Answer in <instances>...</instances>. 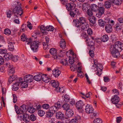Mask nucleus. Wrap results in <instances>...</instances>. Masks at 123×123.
Returning <instances> with one entry per match:
<instances>
[{
  "label": "nucleus",
  "mask_w": 123,
  "mask_h": 123,
  "mask_svg": "<svg viewBox=\"0 0 123 123\" xmlns=\"http://www.w3.org/2000/svg\"><path fill=\"white\" fill-rule=\"evenodd\" d=\"M60 46L62 48L64 49L66 46V42L64 39H61L60 42Z\"/></svg>",
  "instance_id": "28"
},
{
  "label": "nucleus",
  "mask_w": 123,
  "mask_h": 123,
  "mask_svg": "<svg viewBox=\"0 0 123 123\" xmlns=\"http://www.w3.org/2000/svg\"><path fill=\"white\" fill-rule=\"evenodd\" d=\"M13 102L14 103H16L17 101V98L16 96V95L15 94H13Z\"/></svg>",
  "instance_id": "62"
},
{
  "label": "nucleus",
  "mask_w": 123,
  "mask_h": 123,
  "mask_svg": "<svg viewBox=\"0 0 123 123\" xmlns=\"http://www.w3.org/2000/svg\"><path fill=\"white\" fill-rule=\"evenodd\" d=\"M116 30L117 31H120L123 29L122 25L118 23L115 26Z\"/></svg>",
  "instance_id": "24"
},
{
  "label": "nucleus",
  "mask_w": 123,
  "mask_h": 123,
  "mask_svg": "<svg viewBox=\"0 0 123 123\" xmlns=\"http://www.w3.org/2000/svg\"><path fill=\"white\" fill-rule=\"evenodd\" d=\"M4 57L7 60L11 59L12 57V54L11 53H8L4 56Z\"/></svg>",
  "instance_id": "31"
},
{
  "label": "nucleus",
  "mask_w": 123,
  "mask_h": 123,
  "mask_svg": "<svg viewBox=\"0 0 123 123\" xmlns=\"http://www.w3.org/2000/svg\"><path fill=\"white\" fill-rule=\"evenodd\" d=\"M56 117L58 119H60L62 121L64 119V114L61 112H58L56 113Z\"/></svg>",
  "instance_id": "15"
},
{
  "label": "nucleus",
  "mask_w": 123,
  "mask_h": 123,
  "mask_svg": "<svg viewBox=\"0 0 123 123\" xmlns=\"http://www.w3.org/2000/svg\"><path fill=\"white\" fill-rule=\"evenodd\" d=\"M112 2L115 4L119 5H121V4L122 1L121 0H114Z\"/></svg>",
  "instance_id": "42"
},
{
  "label": "nucleus",
  "mask_w": 123,
  "mask_h": 123,
  "mask_svg": "<svg viewBox=\"0 0 123 123\" xmlns=\"http://www.w3.org/2000/svg\"><path fill=\"white\" fill-rule=\"evenodd\" d=\"M119 49L121 51L123 49V44L119 41L116 42L114 45L111 46L110 50L113 57L117 58L120 56Z\"/></svg>",
  "instance_id": "1"
},
{
  "label": "nucleus",
  "mask_w": 123,
  "mask_h": 123,
  "mask_svg": "<svg viewBox=\"0 0 123 123\" xmlns=\"http://www.w3.org/2000/svg\"><path fill=\"white\" fill-rule=\"evenodd\" d=\"M111 4L110 2L108 1H106L105 3V7L107 8H110L111 6Z\"/></svg>",
  "instance_id": "46"
},
{
  "label": "nucleus",
  "mask_w": 123,
  "mask_h": 123,
  "mask_svg": "<svg viewBox=\"0 0 123 123\" xmlns=\"http://www.w3.org/2000/svg\"><path fill=\"white\" fill-rule=\"evenodd\" d=\"M27 111L30 113H34L35 111V109L32 107H29L27 109Z\"/></svg>",
  "instance_id": "45"
},
{
  "label": "nucleus",
  "mask_w": 123,
  "mask_h": 123,
  "mask_svg": "<svg viewBox=\"0 0 123 123\" xmlns=\"http://www.w3.org/2000/svg\"><path fill=\"white\" fill-rule=\"evenodd\" d=\"M101 39L103 42H105L108 40L109 37L107 35H105L102 37Z\"/></svg>",
  "instance_id": "36"
},
{
  "label": "nucleus",
  "mask_w": 123,
  "mask_h": 123,
  "mask_svg": "<svg viewBox=\"0 0 123 123\" xmlns=\"http://www.w3.org/2000/svg\"><path fill=\"white\" fill-rule=\"evenodd\" d=\"M60 63L64 65H68V62L66 59H62L60 61Z\"/></svg>",
  "instance_id": "44"
},
{
  "label": "nucleus",
  "mask_w": 123,
  "mask_h": 123,
  "mask_svg": "<svg viewBox=\"0 0 123 123\" xmlns=\"http://www.w3.org/2000/svg\"><path fill=\"white\" fill-rule=\"evenodd\" d=\"M104 80L105 82H108L110 80V79L109 77L105 76L104 77Z\"/></svg>",
  "instance_id": "63"
},
{
  "label": "nucleus",
  "mask_w": 123,
  "mask_h": 123,
  "mask_svg": "<svg viewBox=\"0 0 123 123\" xmlns=\"http://www.w3.org/2000/svg\"><path fill=\"white\" fill-rule=\"evenodd\" d=\"M7 52V50L6 49H0V53L1 54H5Z\"/></svg>",
  "instance_id": "57"
},
{
  "label": "nucleus",
  "mask_w": 123,
  "mask_h": 123,
  "mask_svg": "<svg viewBox=\"0 0 123 123\" xmlns=\"http://www.w3.org/2000/svg\"><path fill=\"white\" fill-rule=\"evenodd\" d=\"M11 11L10 10H7L6 12V14L7 15V17L8 18H10L11 16Z\"/></svg>",
  "instance_id": "55"
},
{
  "label": "nucleus",
  "mask_w": 123,
  "mask_h": 123,
  "mask_svg": "<svg viewBox=\"0 0 123 123\" xmlns=\"http://www.w3.org/2000/svg\"><path fill=\"white\" fill-rule=\"evenodd\" d=\"M26 24H23L21 27V31H24L26 30Z\"/></svg>",
  "instance_id": "56"
},
{
  "label": "nucleus",
  "mask_w": 123,
  "mask_h": 123,
  "mask_svg": "<svg viewBox=\"0 0 123 123\" xmlns=\"http://www.w3.org/2000/svg\"><path fill=\"white\" fill-rule=\"evenodd\" d=\"M28 83L25 81H20V86L22 88H26L28 86Z\"/></svg>",
  "instance_id": "25"
},
{
  "label": "nucleus",
  "mask_w": 123,
  "mask_h": 123,
  "mask_svg": "<svg viewBox=\"0 0 123 123\" xmlns=\"http://www.w3.org/2000/svg\"><path fill=\"white\" fill-rule=\"evenodd\" d=\"M51 85L54 87H55V88H58L59 85V82L57 81L54 80H51Z\"/></svg>",
  "instance_id": "19"
},
{
  "label": "nucleus",
  "mask_w": 123,
  "mask_h": 123,
  "mask_svg": "<svg viewBox=\"0 0 123 123\" xmlns=\"http://www.w3.org/2000/svg\"><path fill=\"white\" fill-rule=\"evenodd\" d=\"M55 90L57 92H60L61 93H63L64 91V89L62 87H58L55 88Z\"/></svg>",
  "instance_id": "35"
},
{
  "label": "nucleus",
  "mask_w": 123,
  "mask_h": 123,
  "mask_svg": "<svg viewBox=\"0 0 123 123\" xmlns=\"http://www.w3.org/2000/svg\"><path fill=\"white\" fill-rule=\"evenodd\" d=\"M82 37L86 39V41H88L89 40V37H88V35L85 32H83L81 35Z\"/></svg>",
  "instance_id": "30"
},
{
  "label": "nucleus",
  "mask_w": 123,
  "mask_h": 123,
  "mask_svg": "<svg viewBox=\"0 0 123 123\" xmlns=\"http://www.w3.org/2000/svg\"><path fill=\"white\" fill-rule=\"evenodd\" d=\"M66 6L67 9L70 11L69 14L71 17H74L75 16H76L77 15L80 14L79 10L75 8V4L74 2L67 3L66 4Z\"/></svg>",
  "instance_id": "3"
},
{
  "label": "nucleus",
  "mask_w": 123,
  "mask_h": 123,
  "mask_svg": "<svg viewBox=\"0 0 123 123\" xmlns=\"http://www.w3.org/2000/svg\"><path fill=\"white\" fill-rule=\"evenodd\" d=\"M69 61L70 65L75 64L74 63V59H69Z\"/></svg>",
  "instance_id": "60"
},
{
  "label": "nucleus",
  "mask_w": 123,
  "mask_h": 123,
  "mask_svg": "<svg viewBox=\"0 0 123 123\" xmlns=\"http://www.w3.org/2000/svg\"><path fill=\"white\" fill-rule=\"evenodd\" d=\"M87 41H89L88 43V45H89V46H91V47H94L93 45L94 44L95 42V40H91L90 41V39H89V40Z\"/></svg>",
  "instance_id": "40"
},
{
  "label": "nucleus",
  "mask_w": 123,
  "mask_h": 123,
  "mask_svg": "<svg viewBox=\"0 0 123 123\" xmlns=\"http://www.w3.org/2000/svg\"><path fill=\"white\" fill-rule=\"evenodd\" d=\"M19 81L17 82H16L14 83L12 86V89L14 91H16L17 90L19 87L20 84V81L22 80V79L21 78H19L18 80Z\"/></svg>",
  "instance_id": "11"
},
{
  "label": "nucleus",
  "mask_w": 123,
  "mask_h": 123,
  "mask_svg": "<svg viewBox=\"0 0 123 123\" xmlns=\"http://www.w3.org/2000/svg\"><path fill=\"white\" fill-rule=\"evenodd\" d=\"M69 99V98L68 96V95H66L63 98L65 102H67L68 101Z\"/></svg>",
  "instance_id": "61"
},
{
  "label": "nucleus",
  "mask_w": 123,
  "mask_h": 123,
  "mask_svg": "<svg viewBox=\"0 0 123 123\" xmlns=\"http://www.w3.org/2000/svg\"><path fill=\"white\" fill-rule=\"evenodd\" d=\"M83 102L81 100H79L77 102L76 104V106L78 109L82 108L84 105Z\"/></svg>",
  "instance_id": "17"
},
{
  "label": "nucleus",
  "mask_w": 123,
  "mask_h": 123,
  "mask_svg": "<svg viewBox=\"0 0 123 123\" xmlns=\"http://www.w3.org/2000/svg\"><path fill=\"white\" fill-rule=\"evenodd\" d=\"M43 75L41 73H39L38 74L34 76L33 78L34 80L37 81H39L41 80L42 79Z\"/></svg>",
  "instance_id": "20"
},
{
  "label": "nucleus",
  "mask_w": 123,
  "mask_h": 123,
  "mask_svg": "<svg viewBox=\"0 0 123 123\" xmlns=\"http://www.w3.org/2000/svg\"><path fill=\"white\" fill-rule=\"evenodd\" d=\"M80 118V117L78 116V118L76 117L75 118L72 119L71 121L69 122V123H77L78 121L77 119L78 118L79 119Z\"/></svg>",
  "instance_id": "47"
},
{
  "label": "nucleus",
  "mask_w": 123,
  "mask_h": 123,
  "mask_svg": "<svg viewBox=\"0 0 123 123\" xmlns=\"http://www.w3.org/2000/svg\"><path fill=\"white\" fill-rule=\"evenodd\" d=\"M96 67V69L97 71H99V70L100 71H102L103 69V67L102 65L101 64L99 63L97 65Z\"/></svg>",
  "instance_id": "37"
},
{
  "label": "nucleus",
  "mask_w": 123,
  "mask_h": 123,
  "mask_svg": "<svg viewBox=\"0 0 123 123\" xmlns=\"http://www.w3.org/2000/svg\"><path fill=\"white\" fill-rule=\"evenodd\" d=\"M23 120L26 123H27L29 121V115L26 113H23Z\"/></svg>",
  "instance_id": "22"
},
{
  "label": "nucleus",
  "mask_w": 123,
  "mask_h": 123,
  "mask_svg": "<svg viewBox=\"0 0 123 123\" xmlns=\"http://www.w3.org/2000/svg\"><path fill=\"white\" fill-rule=\"evenodd\" d=\"M62 107L64 110L67 111V110L69 109L70 105L68 104L65 103L63 105Z\"/></svg>",
  "instance_id": "34"
},
{
  "label": "nucleus",
  "mask_w": 123,
  "mask_h": 123,
  "mask_svg": "<svg viewBox=\"0 0 123 123\" xmlns=\"http://www.w3.org/2000/svg\"><path fill=\"white\" fill-rule=\"evenodd\" d=\"M20 114V113L17 116L18 117V118L20 120H23V119H24L23 114H22V115H21Z\"/></svg>",
  "instance_id": "59"
},
{
  "label": "nucleus",
  "mask_w": 123,
  "mask_h": 123,
  "mask_svg": "<svg viewBox=\"0 0 123 123\" xmlns=\"http://www.w3.org/2000/svg\"><path fill=\"white\" fill-rule=\"evenodd\" d=\"M98 24L100 26L103 27L104 25L106 24L105 21L101 19L98 20Z\"/></svg>",
  "instance_id": "32"
},
{
  "label": "nucleus",
  "mask_w": 123,
  "mask_h": 123,
  "mask_svg": "<svg viewBox=\"0 0 123 123\" xmlns=\"http://www.w3.org/2000/svg\"><path fill=\"white\" fill-rule=\"evenodd\" d=\"M54 29V28L52 26L49 25L46 27V31H53Z\"/></svg>",
  "instance_id": "48"
},
{
  "label": "nucleus",
  "mask_w": 123,
  "mask_h": 123,
  "mask_svg": "<svg viewBox=\"0 0 123 123\" xmlns=\"http://www.w3.org/2000/svg\"><path fill=\"white\" fill-rule=\"evenodd\" d=\"M42 80L44 82L48 83L51 80V79L47 77L45 74H43V75Z\"/></svg>",
  "instance_id": "23"
},
{
  "label": "nucleus",
  "mask_w": 123,
  "mask_h": 123,
  "mask_svg": "<svg viewBox=\"0 0 123 123\" xmlns=\"http://www.w3.org/2000/svg\"><path fill=\"white\" fill-rule=\"evenodd\" d=\"M85 110L87 113H90L93 112V108L91 105L89 104H87L86 106Z\"/></svg>",
  "instance_id": "14"
},
{
  "label": "nucleus",
  "mask_w": 123,
  "mask_h": 123,
  "mask_svg": "<svg viewBox=\"0 0 123 123\" xmlns=\"http://www.w3.org/2000/svg\"><path fill=\"white\" fill-rule=\"evenodd\" d=\"M43 107L44 109H47L49 107V105L48 104H45L43 105Z\"/></svg>",
  "instance_id": "58"
},
{
  "label": "nucleus",
  "mask_w": 123,
  "mask_h": 123,
  "mask_svg": "<svg viewBox=\"0 0 123 123\" xmlns=\"http://www.w3.org/2000/svg\"><path fill=\"white\" fill-rule=\"evenodd\" d=\"M21 40L23 41H25L27 40L26 43H27L26 42L28 41V39L27 38V36L25 34H22L21 36Z\"/></svg>",
  "instance_id": "33"
},
{
  "label": "nucleus",
  "mask_w": 123,
  "mask_h": 123,
  "mask_svg": "<svg viewBox=\"0 0 123 123\" xmlns=\"http://www.w3.org/2000/svg\"><path fill=\"white\" fill-rule=\"evenodd\" d=\"M8 47L9 50L11 51H13L14 49L13 44L12 42H9L8 43Z\"/></svg>",
  "instance_id": "26"
},
{
  "label": "nucleus",
  "mask_w": 123,
  "mask_h": 123,
  "mask_svg": "<svg viewBox=\"0 0 123 123\" xmlns=\"http://www.w3.org/2000/svg\"><path fill=\"white\" fill-rule=\"evenodd\" d=\"M73 23L77 27L81 26V28L85 30H86L87 27H89L86 19L84 17H80L78 19H74Z\"/></svg>",
  "instance_id": "2"
},
{
  "label": "nucleus",
  "mask_w": 123,
  "mask_h": 123,
  "mask_svg": "<svg viewBox=\"0 0 123 123\" xmlns=\"http://www.w3.org/2000/svg\"><path fill=\"white\" fill-rule=\"evenodd\" d=\"M29 121L31 120L32 121H34L36 119V117L33 114H31L29 116Z\"/></svg>",
  "instance_id": "39"
},
{
  "label": "nucleus",
  "mask_w": 123,
  "mask_h": 123,
  "mask_svg": "<svg viewBox=\"0 0 123 123\" xmlns=\"http://www.w3.org/2000/svg\"><path fill=\"white\" fill-rule=\"evenodd\" d=\"M61 103L60 102H58L55 104L54 105L51 106L49 110L50 111H52L54 113H55L56 111H57V110L59 109L61 106Z\"/></svg>",
  "instance_id": "8"
},
{
  "label": "nucleus",
  "mask_w": 123,
  "mask_h": 123,
  "mask_svg": "<svg viewBox=\"0 0 123 123\" xmlns=\"http://www.w3.org/2000/svg\"><path fill=\"white\" fill-rule=\"evenodd\" d=\"M40 30L41 32L43 33H46V27H45L43 25H42L40 28Z\"/></svg>",
  "instance_id": "49"
},
{
  "label": "nucleus",
  "mask_w": 123,
  "mask_h": 123,
  "mask_svg": "<svg viewBox=\"0 0 123 123\" xmlns=\"http://www.w3.org/2000/svg\"><path fill=\"white\" fill-rule=\"evenodd\" d=\"M98 10V12L96 14V15L97 17L100 18L102 14L104 13L105 8L102 6L99 7Z\"/></svg>",
  "instance_id": "13"
},
{
  "label": "nucleus",
  "mask_w": 123,
  "mask_h": 123,
  "mask_svg": "<svg viewBox=\"0 0 123 123\" xmlns=\"http://www.w3.org/2000/svg\"><path fill=\"white\" fill-rule=\"evenodd\" d=\"M15 110L16 112L18 114L20 113L21 114L24 113V112H25L26 109V105H24L21 106L19 109H18L17 106L15 107Z\"/></svg>",
  "instance_id": "9"
},
{
  "label": "nucleus",
  "mask_w": 123,
  "mask_h": 123,
  "mask_svg": "<svg viewBox=\"0 0 123 123\" xmlns=\"http://www.w3.org/2000/svg\"><path fill=\"white\" fill-rule=\"evenodd\" d=\"M87 13L88 15L90 16H92L93 14V13L92 10L90 9H88L87 11Z\"/></svg>",
  "instance_id": "51"
},
{
  "label": "nucleus",
  "mask_w": 123,
  "mask_h": 123,
  "mask_svg": "<svg viewBox=\"0 0 123 123\" xmlns=\"http://www.w3.org/2000/svg\"><path fill=\"white\" fill-rule=\"evenodd\" d=\"M93 122L94 123H102V122L101 119L100 118H97L94 120Z\"/></svg>",
  "instance_id": "52"
},
{
  "label": "nucleus",
  "mask_w": 123,
  "mask_h": 123,
  "mask_svg": "<svg viewBox=\"0 0 123 123\" xmlns=\"http://www.w3.org/2000/svg\"><path fill=\"white\" fill-rule=\"evenodd\" d=\"M87 27V29L86 30L87 31V33L88 35H91L92 34V30L90 28Z\"/></svg>",
  "instance_id": "54"
},
{
  "label": "nucleus",
  "mask_w": 123,
  "mask_h": 123,
  "mask_svg": "<svg viewBox=\"0 0 123 123\" xmlns=\"http://www.w3.org/2000/svg\"><path fill=\"white\" fill-rule=\"evenodd\" d=\"M52 72L53 75L55 77H58L61 73V72L57 68L53 70Z\"/></svg>",
  "instance_id": "16"
},
{
  "label": "nucleus",
  "mask_w": 123,
  "mask_h": 123,
  "mask_svg": "<svg viewBox=\"0 0 123 123\" xmlns=\"http://www.w3.org/2000/svg\"><path fill=\"white\" fill-rule=\"evenodd\" d=\"M53 112L49 109V110L46 113V117H51L53 116Z\"/></svg>",
  "instance_id": "43"
},
{
  "label": "nucleus",
  "mask_w": 123,
  "mask_h": 123,
  "mask_svg": "<svg viewBox=\"0 0 123 123\" xmlns=\"http://www.w3.org/2000/svg\"><path fill=\"white\" fill-rule=\"evenodd\" d=\"M98 8V7L95 4H92V5L91 10L93 11H97Z\"/></svg>",
  "instance_id": "38"
},
{
  "label": "nucleus",
  "mask_w": 123,
  "mask_h": 123,
  "mask_svg": "<svg viewBox=\"0 0 123 123\" xmlns=\"http://www.w3.org/2000/svg\"><path fill=\"white\" fill-rule=\"evenodd\" d=\"M88 19L89 21L90 24L91 25V24H94L95 23L96 19L95 17L93 16L92 17H89L88 18Z\"/></svg>",
  "instance_id": "27"
},
{
  "label": "nucleus",
  "mask_w": 123,
  "mask_h": 123,
  "mask_svg": "<svg viewBox=\"0 0 123 123\" xmlns=\"http://www.w3.org/2000/svg\"><path fill=\"white\" fill-rule=\"evenodd\" d=\"M70 68L71 71H75L77 69V67L76 64H74L72 65H70Z\"/></svg>",
  "instance_id": "41"
},
{
  "label": "nucleus",
  "mask_w": 123,
  "mask_h": 123,
  "mask_svg": "<svg viewBox=\"0 0 123 123\" xmlns=\"http://www.w3.org/2000/svg\"><path fill=\"white\" fill-rule=\"evenodd\" d=\"M74 113V112L72 110L68 109L66 111V115L69 117H72Z\"/></svg>",
  "instance_id": "21"
},
{
  "label": "nucleus",
  "mask_w": 123,
  "mask_h": 123,
  "mask_svg": "<svg viewBox=\"0 0 123 123\" xmlns=\"http://www.w3.org/2000/svg\"><path fill=\"white\" fill-rule=\"evenodd\" d=\"M12 12L14 14L15 18L18 17L19 16H21L23 13L21 7L19 6H17L14 8Z\"/></svg>",
  "instance_id": "6"
},
{
  "label": "nucleus",
  "mask_w": 123,
  "mask_h": 123,
  "mask_svg": "<svg viewBox=\"0 0 123 123\" xmlns=\"http://www.w3.org/2000/svg\"><path fill=\"white\" fill-rule=\"evenodd\" d=\"M94 47H91L89 50V54L90 56L92 57L94 56Z\"/></svg>",
  "instance_id": "29"
},
{
  "label": "nucleus",
  "mask_w": 123,
  "mask_h": 123,
  "mask_svg": "<svg viewBox=\"0 0 123 123\" xmlns=\"http://www.w3.org/2000/svg\"><path fill=\"white\" fill-rule=\"evenodd\" d=\"M50 53L52 55V57L54 59H55L57 61L60 60L61 59V57L60 56L56 55L57 51L54 48L50 49L49 50Z\"/></svg>",
  "instance_id": "7"
},
{
  "label": "nucleus",
  "mask_w": 123,
  "mask_h": 123,
  "mask_svg": "<svg viewBox=\"0 0 123 123\" xmlns=\"http://www.w3.org/2000/svg\"><path fill=\"white\" fill-rule=\"evenodd\" d=\"M106 25L105 27V30L107 32L110 33L112 31V30L111 25L109 24H107Z\"/></svg>",
  "instance_id": "18"
},
{
  "label": "nucleus",
  "mask_w": 123,
  "mask_h": 123,
  "mask_svg": "<svg viewBox=\"0 0 123 123\" xmlns=\"http://www.w3.org/2000/svg\"><path fill=\"white\" fill-rule=\"evenodd\" d=\"M120 101V99L119 97L116 95H115L114 97L111 99L112 103L114 104H116L117 107L118 108L119 107V106H118V103Z\"/></svg>",
  "instance_id": "10"
},
{
  "label": "nucleus",
  "mask_w": 123,
  "mask_h": 123,
  "mask_svg": "<svg viewBox=\"0 0 123 123\" xmlns=\"http://www.w3.org/2000/svg\"><path fill=\"white\" fill-rule=\"evenodd\" d=\"M45 40L46 42V43L47 44V46H48V45H49V38L48 36H46L45 37Z\"/></svg>",
  "instance_id": "64"
},
{
  "label": "nucleus",
  "mask_w": 123,
  "mask_h": 123,
  "mask_svg": "<svg viewBox=\"0 0 123 123\" xmlns=\"http://www.w3.org/2000/svg\"><path fill=\"white\" fill-rule=\"evenodd\" d=\"M4 33L5 34L7 35H9L11 33V31L10 30L8 29H5Z\"/></svg>",
  "instance_id": "50"
},
{
  "label": "nucleus",
  "mask_w": 123,
  "mask_h": 123,
  "mask_svg": "<svg viewBox=\"0 0 123 123\" xmlns=\"http://www.w3.org/2000/svg\"><path fill=\"white\" fill-rule=\"evenodd\" d=\"M28 41L27 42V44H30V48L34 52H36L38 50V41H32V40L31 38L28 39Z\"/></svg>",
  "instance_id": "5"
},
{
  "label": "nucleus",
  "mask_w": 123,
  "mask_h": 123,
  "mask_svg": "<svg viewBox=\"0 0 123 123\" xmlns=\"http://www.w3.org/2000/svg\"><path fill=\"white\" fill-rule=\"evenodd\" d=\"M38 114L41 117L43 116L44 114V112L42 110H39L38 111Z\"/></svg>",
  "instance_id": "53"
},
{
  "label": "nucleus",
  "mask_w": 123,
  "mask_h": 123,
  "mask_svg": "<svg viewBox=\"0 0 123 123\" xmlns=\"http://www.w3.org/2000/svg\"><path fill=\"white\" fill-rule=\"evenodd\" d=\"M8 73L9 75L12 74V75H11L9 78L8 82L10 83H11L12 82L15 80L17 78V76L15 75H14L13 74L15 73V68L13 67L12 65L9 66L7 70Z\"/></svg>",
  "instance_id": "4"
},
{
  "label": "nucleus",
  "mask_w": 123,
  "mask_h": 123,
  "mask_svg": "<svg viewBox=\"0 0 123 123\" xmlns=\"http://www.w3.org/2000/svg\"><path fill=\"white\" fill-rule=\"evenodd\" d=\"M33 76L30 74H28L25 76L24 80L27 83H30L33 81Z\"/></svg>",
  "instance_id": "12"
}]
</instances>
